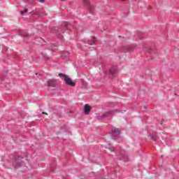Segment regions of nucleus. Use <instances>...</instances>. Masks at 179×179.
<instances>
[{
	"mask_svg": "<svg viewBox=\"0 0 179 179\" xmlns=\"http://www.w3.org/2000/svg\"><path fill=\"white\" fill-rule=\"evenodd\" d=\"M38 117H41V115H38Z\"/></svg>",
	"mask_w": 179,
	"mask_h": 179,
	"instance_id": "nucleus-32",
	"label": "nucleus"
},
{
	"mask_svg": "<svg viewBox=\"0 0 179 179\" xmlns=\"http://www.w3.org/2000/svg\"><path fill=\"white\" fill-rule=\"evenodd\" d=\"M28 10H29L27 8H25L24 10L21 11V15H24V13H27Z\"/></svg>",
	"mask_w": 179,
	"mask_h": 179,
	"instance_id": "nucleus-25",
	"label": "nucleus"
},
{
	"mask_svg": "<svg viewBox=\"0 0 179 179\" xmlns=\"http://www.w3.org/2000/svg\"><path fill=\"white\" fill-rule=\"evenodd\" d=\"M28 2L29 3H37V2H38L37 0H28Z\"/></svg>",
	"mask_w": 179,
	"mask_h": 179,
	"instance_id": "nucleus-23",
	"label": "nucleus"
},
{
	"mask_svg": "<svg viewBox=\"0 0 179 179\" xmlns=\"http://www.w3.org/2000/svg\"><path fill=\"white\" fill-rule=\"evenodd\" d=\"M142 48L146 52H152V48L150 45H147L146 43H143Z\"/></svg>",
	"mask_w": 179,
	"mask_h": 179,
	"instance_id": "nucleus-15",
	"label": "nucleus"
},
{
	"mask_svg": "<svg viewBox=\"0 0 179 179\" xmlns=\"http://www.w3.org/2000/svg\"><path fill=\"white\" fill-rule=\"evenodd\" d=\"M63 131H64V132H69L66 128L63 129Z\"/></svg>",
	"mask_w": 179,
	"mask_h": 179,
	"instance_id": "nucleus-27",
	"label": "nucleus"
},
{
	"mask_svg": "<svg viewBox=\"0 0 179 179\" xmlns=\"http://www.w3.org/2000/svg\"><path fill=\"white\" fill-rule=\"evenodd\" d=\"M115 73H117V66H113L108 71V76L110 79L115 78Z\"/></svg>",
	"mask_w": 179,
	"mask_h": 179,
	"instance_id": "nucleus-5",
	"label": "nucleus"
},
{
	"mask_svg": "<svg viewBox=\"0 0 179 179\" xmlns=\"http://www.w3.org/2000/svg\"><path fill=\"white\" fill-rule=\"evenodd\" d=\"M15 160L13 162V166L15 169H19L22 166V164L23 163V157L18 156L15 157Z\"/></svg>",
	"mask_w": 179,
	"mask_h": 179,
	"instance_id": "nucleus-3",
	"label": "nucleus"
},
{
	"mask_svg": "<svg viewBox=\"0 0 179 179\" xmlns=\"http://www.w3.org/2000/svg\"><path fill=\"white\" fill-rule=\"evenodd\" d=\"M117 156L120 160H123V162H128V155H127L124 150H121Z\"/></svg>",
	"mask_w": 179,
	"mask_h": 179,
	"instance_id": "nucleus-7",
	"label": "nucleus"
},
{
	"mask_svg": "<svg viewBox=\"0 0 179 179\" xmlns=\"http://www.w3.org/2000/svg\"><path fill=\"white\" fill-rule=\"evenodd\" d=\"M47 83L48 87H57V80H50Z\"/></svg>",
	"mask_w": 179,
	"mask_h": 179,
	"instance_id": "nucleus-11",
	"label": "nucleus"
},
{
	"mask_svg": "<svg viewBox=\"0 0 179 179\" xmlns=\"http://www.w3.org/2000/svg\"><path fill=\"white\" fill-rule=\"evenodd\" d=\"M59 78H62L64 79L66 85L68 86H71L72 87H75V86H76V83L72 82V80L71 78H69V76H68V75L60 73H59Z\"/></svg>",
	"mask_w": 179,
	"mask_h": 179,
	"instance_id": "nucleus-2",
	"label": "nucleus"
},
{
	"mask_svg": "<svg viewBox=\"0 0 179 179\" xmlns=\"http://www.w3.org/2000/svg\"><path fill=\"white\" fill-rule=\"evenodd\" d=\"M144 108H145V110H146V108H147L146 106H144Z\"/></svg>",
	"mask_w": 179,
	"mask_h": 179,
	"instance_id": "nucleus-33",
	"label": "nucleus"
},
{
	"mask_svg": "<svg viewBox=\"0 0 179 179\" xmlns=\"http://www.w3.org/2000/svg\"><path fill=\"white\" fill-rule=\"evenodd\" d=\"M91 110L92 106H89V104H85L84 106V114H85V115H89Z\"/></svg>",
	"mask_w": 179,
	"mask_h": 179,
	"instance_id": "nucleus-13",
	"label": "nucleus"
},
{
	"mask_svg": "<svg viewBox=\"0 0 179 179\" xmlns=\"http://www.w3.org/2000/svg\"><path fill=\"white\" fill-rule=\"evenodd\" d=\"M31 13L36 16V17H40L43 15V13L40 8H36L34 11H31Z\"/></svg>",
	"mask_w": 179,
	"mask_h": 179,
	"instance_id": "nucleus-14",
	"label": "nucleus"
},
{
	"mask_svg": "<svg viewBox=\"0 0 179 179\" xmlns=\"http://www.w3.org/2000/svg\"><path fill=\"white\" fill-rule=\"evenodd\" d=\"M137 37H138L140 40H142V38H143V33H142V32H138V34H137Z\"/></svg>",
	"mask_w": 179,
	"mask_h": 179,
	"instance_id": "nucleus-21",
	"label": "nucleus"
},
{
	"mask_svg": "<svg viewBox=\"0 0 179 179\" xmlns=\"http://www.w3.org/2000/svg\"><path fill=\"white\" fill-rule=\"evenodd\" d=\"M3 82V78H0V83H2Z\"/></svg>",
	"mask_w": 179,
	"mask_h": 179,
	"instance_id": "nucleus-28",
	"label": "nucleus"
},
{
	"mask_svg": "<svg viewBox=\"0 0 179 179\" xmlns=\"http://www.w3.org/2000/svg\"><path fill=\"white\" fill-rule=\"evenodd\" d=\"M71 30V25L68 22H63L60 24L59 27H55L51 29V33L55 34L58 38H62L65 31H69Z\"/></svg>",
	"mask_w": 179,
	"mask_h": 179,
	"instance_id": "nucleus-1",
	"label": "nucleus"
},
{
	"mask_svg": "<svg viewBox=\"0 0 179 179\" xmlns=\"http://www.w3.org/2000/svg\"><path fill=\"white\" fill-rule=\"evenodd\" d=\"M88 44L90 45H94V44H96V38L94 36H91L89 39H88Z\"/></svg>",
	"mask_w": 179,
	"mask_h": 179,
	"instance_id": "nucleus-17",
	"label": "nucleus"
},
{
	"mask_svg": "<svg viewBox=\"0 0 179 179\" xmlns=\"http://www.w3.org/2000/svg\"><path fill=\"white\" fill-rule=\"evenodd\" d=\"M34 43H35V44H37V45L42 44L43 43H44V39H43L41 37L36 38L35 39V42Z\"/></svg>",
	"mask_w": 179,
	"mask_h": 179,
	"instance_id": "nucleus-19",
	"label": "nucleus"
},
{
	"mask_svg": "<svg viewBox=\"0 0 179 179\" xmlns=\"http://www.w3.org/2000/svg\"><path fill=\"white\" fill-rule=\"evenodd\" d=\"M49 50H52V51H55V50H58V45L55 43H51L49 45Z\"/></svg>",
	"mask_w": 179,
	"mask_h": 179,
	"instance_id": "nucleus-18",
	"label": "nucleus"
},
{
	"mask_svg": "<svg viewBox=\"0 0 179 179\" xmlns=\"http://www.w3.org/2000/svg\"><path fill=\"white\" fill-rule=\"evenodd\" d=\"M119 37H121V36H119Z\"/></svg>",
	"mask_w": 179,
	"mask_h": 179,
	"instance_id": "nucleus-36",
	"label": "nucleus"
},
{
	"mask_svg": "<svg viewBox=\"0 0 179 179\" xmlns=\"http://www.w3.org/2000/svg\"><path fill=\"white\" fill-rule=\"evenodd\" d=\"M50 167H51V171L54 173V169H55V164H51Z\"/></svg>",
	"mask_w": 179,
	"mask_h": 179,
	"instance_id": "nucleus-24",
	"label": "nucleus"
},
{
	"mask_svg": "<svg viewBox=\"0 0 179 179\" xmlns=\"http://www.w3.org/2000/svg\"><path fill=\"white\" fill-rule=\"evenodd\" d=\"M20 36L22 37V38L25 39L30 38V34H27L24 30L20 31Z\"/></svg>",
	"mask_w": 179,
	"mask_h": 179,
	"instance_id": "nucleus-12",
	"label": "nucleus"
},
{
	"mask_svg": "<svg viewBox=\"0 0 179 179\" xmlns=\"http://www.w3.org/2000/svg\"><path fill=\"white\" fill-rule=\"evenodd\" d=\"M149 9H152V7H151V6H149Z\"/></svg>",
	"mask_w": 179,
	"mask_h": 179,
	"instance_id": "nucleus-31",
	"label": "nucleus"
},
{
	"mask_svg": "<svg viewBox=\"0 0 179 179\" xmlns=\"http://www.w3.org/2000/svg\"><path fill=\"white\" fill-rule=\"evenodd\" d=\"M149 138L152 139L154 142H157V139H159V136H157V133L152 132L149 134Z\"/></svg>",
	"mask_w": 179,
	"mask_h": 179,
	"instance_id": "nucleus-10",
	"label": "nucleus"
},
{
	"mask_svg": "<svg viewBox=\"0 0 179 179\" xmlns=\"http://www.w3.org/2000/svg\"><path fill=\"white\" fill-rule=\"evenodd\" d=\"M122 1H127V0H122Z\"/></svg>",
	"mask_w": 179,
	"mask_h": 179,
	"instance_id": "nucleus-35",
	"label": "nucleus"
},
{
	"mask_svg": "<svg viewBox=\"0 0 179 179\" xmlns=\"http://www.w3.org/2000/svg\"><path fill=\"white\" fill-rule=\"evenodd\" d=\"M36 75H38V73H36Z\"/></svg>",
	"mask_w": 179,
	"mask_h": 179,
	"instance_id": "nucleus-34",
	"label": "nucleus"
},
{
	"mask_svg": "<svg viewBox=\"0 0 179 179\" xmlns=\"http://www.w3.org/2000/svg\"><path fill=\"white\" fill-rule=\"evenodd\" d=\"M113 113H114V110H110L109 112H106L104 114H103L101 116H98V120L99 121H103L104 120V118H107V117H110V115H111V114H113Z\"/></svg>",
	"mask_w": 179,
	"mask_h": 179,
	"instance_id": "nucleus-9",
	"label": "nucleus"
},
{
	"mask_svg": "<svg viewBox=\"0 0 179 179\" xmlns=\"http://www.w3.org/2000/svg\"><path fill=\"white\" fill-rule=\"evenodd\" d=\"M42 114H45L46 115H48V114L45 113V112H43Z\"/></svg>",
	"mask_w": 179,
	"mask_h": 179,
	"instance_id": "nucleus-30",
	"label": "nucleus"
},
{
	"mask_svg": "<svg viewBox=\"0 0 179 179\" xmlns=\"http://www.w3.org/2000/svg\"><path fill=\"white\" fill-rule=\"evenodd\" d=\"M83 3L85 6H87L90 13H93V12H94V6H93V4L90 3V1H89L88 0H84Z\"/></svg>",
	"mask_w": 179,
	"mask_h": 179,
	"instance_id": "nucleus-8",
	"label": "nucleus"
},
{
	"mask_svg": "<svg viewBox=\"0 0 179 179\" xmlns=\"http://www.w3.org/2000/svg\"><path fill=\"white\" fill-rule=\"evenodd\" d=\"M110 134L112 138L118 139V138H120V131L119 129H113Z\"/></svg>",
	"mask_w": 179,
	"mask_h": 179,
	"instance_id": "nucleus-6",
	"label": "nucleus"
},
{
	"mask_svg": "<svg viewBox=\"0 0 179 179\" xmlns=\"http://www.w3.org/2000/svg\"><path fill=\"white\" fill-rule=\"evenodd\" d=\"M136 48V45H131L129 46H122L121 48L122 52H132Z\"/></svg>",
	"mask_w": 179,
	"mask_h": 179,
	"instance_id": "nucleus-4",
	"label": "nucleus"
},
{
	"mask_svg": "<svg viewBox=\"0 0 179 179\" xmlns=\"http://www.w3.org/2000/svg\"><path fill=\"white\" fill-rule=\"evenodd\" d=\"M62 57L64 61H68L69 59V52H62Z\"/></svg>",
	"mask_w": 179,
	"mask_h": 179,
	"instance_id": "nucleus-16",
	"label": "nucleus"
},
{
	"mask_svg": "<svg viewBox=\"0 0 179 179\" xmlns=\"http://www.w3.org/2000/svg\"><path fill=\"white\" fill-rule=\"evenodd\" d=\"M39 2H41V3H44V2H45V0H40Z\"/></svg>",
	"mask_w": 179,
	"mask_h": 179,
	"instance_id": "nucleus-26",
	"label": "nucleus"
},
{
	"mask_svg": "<svg viewBox=\"0 0 179 179\" xmlns=\"http://www.w3.org/2000/svg\"><path fill=\"white\" fill-rule=\"evenodd\" d=\"M24 156H25L26 160H27V154H24Z\"/></svg>",
	"mask_w": 179,
	"mask_h": 179,
	"instance_id": "nucleus-29",
	"label": "nucleus"
},
{
	"mask_svg": "<svg viewBox=\"0 0 179 179\" xmlns=\"http://www.w3.org/2000/svg\"><path fill=\"white\" fill-rule=\"evenodd\" d=\"M107 148L109 149V150H111V152H115V150H117V149L111 145V144L108 145Z\"/></svg>",
	"mask_w": 179,
	"mask_h": 179,
	"instance_id": "nucleus-20",
	"label": "nucleus"
},
{
	"mask_svg": "<svg viewBox=\"0 0 179 179\" xmlns=\"http://www.w3.org/2000/svg\"><path fill=\"white\" fill-rule=\"evenodd\" d=\"M42 57H43L44 59L47 60V59H50V57L48 56H47V54L45 53H42Z\"/></svg>",
	"mask_w": 179,
	"mask_h": 179,
	"instance_id": "nucleus-22",
	"label": "nucleus"
}]
</instances>
